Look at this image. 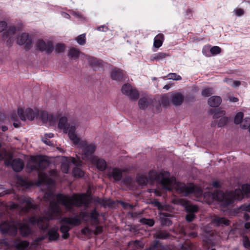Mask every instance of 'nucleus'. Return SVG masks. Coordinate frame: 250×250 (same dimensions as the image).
I'll use <instances>...</instances> for the list:
<instances>
[{"label":"nucleus","instance_id":"obj_1","mask_svg":"<svg viewBox=\"0 0 250 250\" xmlns=\"http://www.w3.org/2000/svg\"><path fill=\"white\" fill-rule=\"evenodd\" d=\"M57 201H51L49 203L48 210L45 216H32L29 218L30 222L37 225L41 229L45 230L49 226V220L56 219L61 216L62 210L59 203L64 207L68 211L72 212L73 207H80L88 204L85 196L83 194H74L72 196L59 193L56 195Z\"/></svg>","mask_w":250,"mask_h":250},{"label":"nucleus","instance_id":"obj_29","mask_svg":"<svg viewBox=\"0 0 250 250\" xmlns=\"http://www.w3.org/2000/svg\"><path fill=\"white\" fill-rule=\"evenodd\" d=\"M25 203L24 207L22 208V210L24 212H28L31 209H35L37 206L34 205L29 200H24Z\"/></svg>","mask_w":250,"mask_h":250},{"label":"nucleus","instance_id":"obj_22","mask_svg":"<svg viewBox=\"0 0 250 250\" xmlns=\"http://www.w3.org/2000/svg\"><path fill=\"white\" fill-rule=\"evenodd\" d=\"M222 102V99L220 96H213L210 97L208 101V105L211 107H218Z\"/></svg>","mask_w":250,"mask_h":250},{"label":"nucleus","instance_id":"obj_56","mask_svg":"<svg viewBox=\"0 0 250 250\" xmlns=\"http://www.w3.org/2000/svg\"><path fill=\"white\" fill-rule=\"evenodd\" d=\"M103 231V227L100 226H97L94 231V233L97 235L101 233Z\"/></svg>","mask_w":250,"mask_h":250},{"label":"nucleus","instance_id":"obj_6","mask_svg":"<svg viewBox=\"0 0 250 250\" xmlns=\"http://www.w3.org/2000/svg\"><path fill=\"white\" fill-rule=\"evenodd\" d=\"M82 148V159L84 160L91 162L95 156L94 153L95 151L96 146L94 144H88L86 141H82L77 144Z\"/></svg>","mask_w":250,"mask_h":250},{"label":"nucleus","instance_id":"obj_35","mask_svg":"<svg viewBox=\"0 0 250 250\" xmlns=\"http://www.w3.org/2000/svg\"><path fill=\"white\" fill-rule=\"evenodd\" d=\"M137 183L141 186H145L148 181V178L145 175L138 176L136 179Z\"/></svg>","mask_w":250,"mask_h":250},{"label":"nucleus","instance_id":"obj_63","mask_svg":"<svg viewBox=\"0 0 250 250\" xmlns=\"http://www.w3.org/2000/svg\"><path fill=\"white\" fill-rule=\"evenodd\" d=\"M123 204V206L124 208H126L127 207H129L130 208H133V205H131V204H128V203H124L123 202L122 203Z\"/></svg>","mask_w":250,"mask_h":250},{"label":"nucleus","instance_id":"obj_17","mask_svg":"<svg viewBox=\"0 0 250 250\" xmlns=\"http://www.w3.org/2000/svg\"><path fill=\"white\" fill-rule=\"evenodd\" d=\"M230 221L225 217L215 216L211 220V223L215 226H228L230 225Z\"/></svg>","mask_w":250,"mask_h":250},{"label":"nucleus","instance_id":"obj_9","mask_svg":"<svg viewBox=\"0 0 250 250\" xmlns=\"http://www.w3.org/2000/svg\"><path fill=\"white\" fill-rule=\"evenodd\" d=\"M0 230L2 234H8L9 235L14 236L18 232V228L13 223L3 222L0 225Z\"/></svg>","mask_w":250,"mask_h":250},{"label":"nucleus","instance_id":"obj_28","mask_svg":"<svg viewBox=\"0 0 250 250\" xmlns=\"http://www.w3.org/2000/svg\"><path fill=\"white\" fill-rule=\"evenodd\" d=\"M70 227L66 224H62L61 226L60 230L62 233V237L63 239H67L69 236V231L70 229Z\"/></svg>","mask_w":250,"mask_h":250},{"label":"nucleus","instance_id":"obj_33","mask_svg":"<svg viewBox=\"0 0 250 250\" xmlns=\"http://www.w3.org/2000/svg\"><path fill=\"white\" fill-rule=\"evenodd\" d=\"M16 32V28L14 26H9L7 30L3 34V38H8L10 36L14 35Z\"/></svg>","mask_w":250,"mask_h":250},{"label":"nucleus","instance_id":"obj_58","mask_svg":"<svg viewBox=\"0 0 250 250\" xmlns=\"http://www.w3.org/2000/svg\"><path fill=\"white\" fill-rule=\"evenodd\" d=\"M42 141L44 144H45L48 146L52 145V143H51V141L50 140H49L47 139V138L45 136L42 138Z\"/></svg>","mask_w":250,"mask_h":250},{"label":"nucleus","instance_id":"obj_38","mask_svg":"<svg viewBox=\"0 0 250 250\" xmlns=\"http://www.w3.org/2000/svg\"><path fill=\"white\" fill-rule=\"evenodd\" d=\"M213 93L212 88L208 87L204 88L202 91V95L204 97H208Z\"/></svg>","mask_w":250,"mask_h":250},{"label":"nucleus","instance_id":"obj_34","mask_svg":"<svg viewBox=\"0 0 250 250\" xmlns=\"http://www.w3.org/2000/svg\"><path fill=\"white\" fill-rule=\"evenodd\" d=\"M80 51L78 49L72 48L70 49L68 56L73 59H77L79 57Z\"/></svg>","mask_w":250,"mask_h":250},{"label":"nucleus","instance_id":"obj_55","mask_svg":"<svg viewBox=\"0 0 250 250\" xmlns=\"http://www.w3.org/2000/svg\"><path fill=\"white\" fill-rule=\"evenodd\" d=\"M234 12L236 16H241L244 13V11L243 9L241 8H237L234 10Z\"/></svg>","mask_w":250,"mask_h":250},{"label":"nucleus","instance_id":"obj_43","mask_svg":"<svg viewBox=\"0 0 250 250\" xmlns=\"http://www.w3.org/2000/svg\"><path fill=\"white\" fill-rule=\"evenodd\" d=\"M243 191L245 193L246 196H250V185L246 184H244L242 186Z\"/></svg>","mask_w":250,"mask_h":250},{"label":"nucleus","instance_id":"obj_20","mask_svg":"<svg viewBox=\"0 0 250 250\" xmlns=\"http://www.w3.org/2000/svg\"><path fill=\"white\" fill-rule=\"evenodd\" d=\"M184 99V97L181 93L175 92L171 94L170 101L173 104L177 106L183 103Z\"/></svg>","mask_w":250,"mask_h":250},{"label":"nucleus","instance_id":"obj_50","mask_svg":"<svg viewBox=\"0 0 250 250\" xmlns=\"http://www.w3.org/2000/svg\"><path fill=\"white\" fill-rule=\"evenodd\" d=\"M225 111L224 110H216V112L214 113L213 116V119H218L221 116L225 115Z\"/></svg>","mask_w":250,"mask_h":250},{"label":"nucleus","instance_id":"obj_18","mask_svg":"<svg viewBox=\"0 0 250 250\" xmlns=\"http://www.w3.org/2000/svg\"><path fill=\"white\" fill-rule=\"evenodd\" d=\"M110 76L113 80L120 82L123 80L124 74L122 70L115 68L111 70Z\"/></svg>","mask_w":250,"mask_h":250},{"label":"nucleus","instance_id":"obj_41","mask_svg":"<svg viewBox=\"0 0 250 250\" xmlns=\"http://www.w3.org/2000/svg\"><path fill=\"white\" fill-rule=\"evenodd\" d=\"M243 118V113L241 112H238L235 116L234 123L237 125L240 124L242 121Z\"/></svg>","mask_w":250,"mask_h":250},{"label":"nucleus","instance_id":"obj_7","mask_svg":"<svg viewBox=\"0 0 250 250\" xmlns=\"http://www.w3.org/2000/svg\"><path fill=\"white\" fill-rule=\"evenodd\" d=\"M74 217H64L61 219V222L67 225L71 226H78L81 223V219H85L89 217V213L86 211H81L79 215L77 213H73Z\"/></svg>","mask_w":250,"mask_h":250},{"label":"nucleus","instance_id":"obj_2","mask_svg":"<svg viewBox=\"0 0 250 250\" xmlns=\"http://www.w3.org/2000/svg\"><path fill=\"white\" fill-rule=\"evenodd\" d=\"M148 177L152 182H160L164 189L170 191L174 188L177 193L182 194L184 196H188L193 193L199 195L202 193L201 190L194 185L187 186L183 183L176 182L175 177H170V173L167 171L158 174L155 171L151 170L149 172Z\"/></svg>","mask_w":250,"mask_h":250},{"label":"nucleus","instance_id":"obj_54","mask_svg":"<svg viewBox=\"0 0 250 250\" xmlns=\"http://www.w3.org/2000/svg\"><path fill=\"white\" fill-rule=\"evenodd\" d=\"M7 26V24L5 21H0V33L3 31Z\"/></svg>","mask_w":250,"mask_h":250},{"label":"nucleus","instance_id":"obj_60","mask_svg":"<svg viewBox=\"0 0 250 250\" xmlns=\"http://www.w3.org/2000/svg\"><path fill=\"white\" fill-rule=\"evenodd\" d=\"M1 145L0 143V159H3L4 158V157L5 156V153L6 152L5 149L3 150L2 151V152H1Z\"/></svg>","mask_w":250,"mask_h":250},{"label":"nucleus","instance_id":"obj_8","mask_svg":"<svg viewBox=\"0 0 250 250\" xmlns=\"http://www.w3.org/2000/svg\"><path fill=\"white\" fill-rule=\"evenodd\" d=\"M18 114L22 121H25L26 118L29 120L32 121L35 117L39 115V111L36 109L33 110L32 109L28 108L24 112L22 108H19L18 109Z\"/></svg>","mask_w":250,"mask_h":250},{"label":"nucleus","instance_id":"obj_59","mask_svg":"<svg viewBox=\"0 0 250 250\" xmlns=\"http://www.w3.org/2000/svg\"><path fill=\"white\" fill-rule=\"evenodd\" d=\"M108 28L105 25H101L98 27L97 30L100 31H106Z\"/></svg>","mask_w":250,"mask_h":250},{"label":"nucleus","instance_id":"obj_40","mask_svg":"<svg viewBox=\"0 0 250 250\" xmlns=\"http://www.w3.org/2000/svg\"><path fill=\"white\" fill-rule=\"evenodd\" d=\"M229 121V119L226 117H223L220 118L219 122L217 123V126L218 127H222L226 125Z\"/></svg>","mask_w":250,"mask_h":250},{"label":"nucleus","instance_id":"obj_47","mask_svg":"<svg viewBox=\"0 0 250 250\" xmlns=\"http://www.w3.org/2000/svg\"><path fill=\"white\" fill-rule=\"evenodd\" d=\"M243 244L245 248L250 250V241L247 236L243 237Z\"/></svg>","mask_w":250,"mask_h":250},{"label":"nucleus","instance_id":"obj_62","mask_svg":"<svg viewBox=\"0 0 250 250\" xmlns=\"http://www.w3.org/2000/svg\"><path fill=\"white\" fill-rule=\"evenodd\" d=\"M212 186L216 188H219L220 187V183L217 181H213L212 183Z\"/></svg>","mask_w":250,"mask_h":250},{"label":"nucleus","instance_id":"obj_37","mask_svg":"<svg viewBox=\"0 0 250 250\" xmlns=\"http://www.w3.org/2000/svg\"><path fill=\"white\" fill-rule=\"evenodd\" d=\"M40 117L43 123H46L48 122L49 114L45 111H42L39 112Z\"/></svg>","mask_w":250,"mask_h":250},{"label":"nucleus","instance_id":"obj_52","mask_svg":"<svg viewBox=\"0 0 250 250\" xmlns=\"http://www.w3.org/2000/svg\"><path fill=\"white\" fill-rule=\"evenodd\" d=\"M195 218V215L193 213H188L186 216V219L188 222H191Z\"/></svg>","mask_w":250,"mask_h":250},{"label":"nucleus","instance_id":"obj_61","mask_svg":"<svg viewBox=\"0 0 250 250\" xmlns=\"http://www.w3.org/2000/svg\"><path fill=\"white\" fill-rule=\"evenodd\" d=\"M10 118L12 121H16L17 116L16 113H12L10 115Z\"/></svg>","mask_w":250,"mask_h":250},{"label":"nucleus","instance_id":"obj_23","mask_svg":"<svg viewBox=\"0 0 250 250\" xmlns=\"http://www.w3.org/2000/svg\"><path fill=\"white\" fill-rule=\"evenodd\" d=\"M19 231L22 236H26L32 233L29 225L25 223L20 224Z\"/></svg>","mask_w":250,"mask_h":250},{"label":"nucleus","instance_id":"obj_45","mask_svg":"<svg viewBox=\"0 0 250 250\" xmlns=\"http://www.w3.org/2000/svg\"><path fill=\"white\" fill-rule=\"evenodd\" d=\"M167 76L169 77L168 79L170 80L178 81L182 79V77L180 76L175 73H170L168 74Z\"/></svg>","mask_w":250,"mask_h":250},{"label":"nucleus","instance_id":"obj_19","mask_svg":"<svg viewBox=\"0 0 250 250\" xmlns=\"http://www.w3.org/2000/svg\"><path fill=\"white\" fill-rule=\"evenodd\" d=\"M153 104V100L149 97L141 98L138 102L139 108L145 110Z\"/></svg>","mask_w":250,"mask_h":250},{"label":"nucleus","instance_id":"obj_26","mask_svg":"<svg viewBox=\"0 0 250 250\" xmlns=\"http://www.w3.org/2000/svg\"><path fill=\"white\" fill-rule=\"evenodd\" d=\"M170 214L168 213H163L160 217L161 223L163 226H169L172 224V222L168 218Z\"/></svg>","mask_w":250,"mask_h":250},{"label":"nucleus","instance_id":"obj_16","mask_svg":"<svg viewBox=\"0 0 250 250\" xmlns=\"http://www.w3.org/2000/svg\"><path fill=\"white\" fill-rule=\"evenodd\" d=\"M107 175L109 178H113L114 181L117 182L122 179L123 171L119 168L114 167L108 171Z\"/></svg>","mask_w":250,"mask_h":250},{"label":"nucleus","instance_id":"obj_13","mask_svg":"<svg viewBox=\"0 0 250 250\" xmlns=\"http://www.w3.org/2000/svg\"><path fill=\"white\" fill-rule=\"evenodd\" d=\"M70 161L76 167L73 169V174L75 177H82L84 175L83 171L79 167L82 165V161L79 159H76L74 157H70Z\"/></svg>","mask_w":250,"mask_h":250},{"label":"nucleus","instance_id":"obj_24","mask_svg":"<svg viewBox=\"0 0 250 250\" xmlns=\"http://www.w3.org/2000/svg\"><path fill=\"white\" fill-rule=\"evenodd\" d=\"M47 235L49 241H52L57 240L59 237V234L58 232V229L52 228L49 229L47 232Z\"/></svg>","mask_w":250,"mask_h":250},{"label":"nucleus","instance_id":"obj_21","mask_svg":"<svg viewBox=\"0 0 250 250\" xmlns=\"http://www.w3.org/2000/svg\"><path fill=\"white\" fill-rule=\"evenodd\" d=\"M91 162L95 164L97 168L101 171L104 170L106 167V162L103 159L98 158L96 156Z\"/></svg>","mask_w":250,"mask_h":250},{"label":"nucleus","instance_id":"obj_31","mask_svg":"<svg viewBox=\"0 0 250 250\" xmlns=\"http://www.w3.org/2000/svg\"><path fill=\"white\" fill-rule=\"evenodd\" d=\"M198 207L196 205L187 204L185 206V210L187 213H193L198 211Z\"/></svg>","mask_w":250,"mask_h":250},{"label":"nucleus","instance_id":"obj_10","mask_svg":"<svg viewBox=\"0 0 250 250\" xmlns=\"http://www.w3.org/2000/svg\"><path fill=\"white\" fill-rule=\"evenodd\" d=\"M122 93L128 96L131 100H136L138 99L139 94L137 90L133 88L132 86L128 83L124 84L122 87Z\"/></svg>","mask_w":250,"mask_h":250},{"label":"nucleus","instance_id":"obj_5","mask_svg":"<svg viewBox=\"0 0 250 250\" xmlns=\"http://www.w3.org/2000/svg\"><path fill=\"white\" fill-rule=\"evenodd\" d=\"M218 194L221 195V197L218 198V199L223 202L225 206H229L234 200L242 199L244 195H245L242 188L241 189H236L234 191H230L226 194L223 192H220Z\"/></svg>","mask_w":250,"mask_h":250},{"label":"nucleus","instance_id":"obj_46","mask_svg":"<svg viewBox=\"0 0 250 250\" xmlns=\"http://www.w3.org/2000/svg\"><path fill=\"white\" fill-rule=\"evenodd\" d=\"M243 129H247L250 127V118H245L243 124L241 125Z\"/></svg>","mask_w":250,"mask_h":250},{"label":"nucleus","instance_id":"obj_48","mask_svg":"<svg viewBox=\"0 0 250 250\" xmlns=\"http://www.w3.org/2000/svg\"><path fill=\"white\" fill-rule=\"evenodd\" d=\"M65 49V45L63 44L58 43L56 45L55 51L57 53L62 52Z\"/></svg>","mask_w":250,"mask_h":250},{"label":"nucleus","instance_id":"obj_36","mask_svg":"<svg viewBox=\"0 0 250 250\" xmlns=\"http://www.w3.org/2000/svg\"><path fill=\"white\" fill-rule=\"evenodd\" d=\"M140 222L143 224L147 225L149 227H152L154 225L155 222L153 219H146L145 218H141Z\"/></svg>","mask_w":250,"mask_h":250},{"label":"nucleus","instance_id":"obj_53","mask_svg":"<svg viewBox=\"0 0 250 250\" xmlns=\"http://www.w3.org/2000/svg\"><path fill=\"white\" fill-rule=\"evenodd\" d=\"M48 121L50 125H54L56 123V118L51 114L49 115Z\"/></svg>","mask_w":250,"mask_h":250},{"label":"nucleus","instance_id":"obj_49","mask_svg":"<svg viewBox=\"0 0 250 250\" xmlns=\"http://www.w3.org/2000/svg\"><path fill=\"white\" fill-rule=\"evenodd\" d=\"M89 62L92 66H99L100 65V62L96 58H90L89 59Z\"/></svg>","mask_w":250,"mask_h":250},{"label":"nucleus","instance_id":"obj_25","mask_svg":"<svg viewBox=\"0 0 250 250\" xmlns=\"http://www.w3.org/2000/svg\"><path fill=\"white\" fill-rule=\"evenodd\" d=\"M164 39V35L163 34H158L154 39L153 46L156 48L160 47L163 44Z\"/></svg>","mask_w":250,"mask_h":250},{"label":"nucleus","instance_id":"obj_12","mask_svg":"<svg viewBox=\"0 0 250 250\" xmlns=\"http://www.w3.org/2000/svg\"><path fill=\"white\" fill-rule=\"evenodd\" d=\"M17 42L20 45L25 44L24 47L26 50H29L32 47V39L29 38L28 33H23L19 35Z\"/></svg>","mask_w":250,"mask_h":250},{"label":"nucleus","instance_id":"obj_14","mask_svg":"<svg viewBox=\"0 0 250 250\" xmlns=\"http://www.w3.org/2000/svg\"><path fill=\"white\" fill-rule=\"evenodd\" d=\"M5 164L7 166H11L13 169L16 172L21 171L24 167L23 161L19 158L14 159L12 162L10 161H6Z\"/></svg>","mask_w":250,"mask_h":250},{"label":"nucleus","instance_id":"obj_57","mask_svg":"<svg viewBox=\"0 0 250 250\" xmlns=\"http://www.w3.org/2000/svg\"><path fill=\"white\" fill-rule=\"evenodd\" d=\"M62 171L64 173H67L69 167L68 166L67 164L63 163L62 165Z\"/></svg>","mask_w":250,"mask_h":250},{"label":"nucleus","instance_id":"obj_15","mask_svg":"<svg viewBox=\"0 0 250 250\" xmlns=\"http://www.w3.org/2000/svg\"><path fill=\"white\" fill-rule=\"evenodd\" d=\"M29 243L27 241H22L19 239H14L11 242V247L16 250H27Z\"/></svg>","mask_w":250,"mask_h":250},{"label":"nucleus","instance_id":"obj_51","mask_svg":"<svg viewBox=\"0 0 250 250\" xmlns=\"http://www.w3.org/2000/svg\"><path fill=\"white\" fill-rule=\"evenodd\" d=\"M132 181V179L129 176H127L125 177L123 180L122 183L125 186H129L131 184Z\"/></svg>","mask_w":250,"mask_h":250},{"label":"nucleus","instance_id":"obj_64","mask_svg":"<svg viewBox=\"0 0 250 250\" xmlns=\"http://www.w3.org/2000/svg\"><path fill=\"white\" fill-rule=\"evenodd\" d=\"M162 104L166 106L168 104V100L167 99H163L162 100Z\"/></svg>","mask_w":250,"mask_h":250},{"label":"nucleus","instance_id":"obj_44","mask_svg":"<svg viewBox=\"0 0 250 250\" xmlns=\"http://www.w3.org/2000/svg\"><path fill=\"white\" fill-rule=\"evenodd\" d=\"M210 52L212 55H215L219 54L221 52V49L217 46H214L210 48Z\"/></svg>","mask_w":250,"mask_h":250},{"label":"nucleus","instance_id":"obj_11","mask_svg":"<svg viewBox=\"0 0 250 250\" xmlns=\"http://www.w3.org/2000/svg\"><path fill=\"white\" fill-rule=\"evenodd\" d=\"M36 49L43 52L45 51L48 54L51 53L53 50V44L51 42H45L42 40H40L36 45Z\"/></svg>","mask_w":250,"mask_h":250},{"label":"nucleus","instance_id":"obj_27","mask_svg":"<svg viewBox=\"0 0 250 250\" xmlns=\"http://www.w3.org/2000/svg\"><path fill=\"white\" fill-rule=\"evenodd\" d=\"M170 236V233L166 230L158 231L154 234V237L159 239H166L168 238Z\"/></svg>","mask_w":250,"mask_h":250},{"label":"nucleus","instance_id":"obj_42","mask_svg":"<svg viewBox=\"0 0 250 250\" xmlns=\"http://www.w3.org/2000/svg\"><path fill=\"white\" fill-rule=\"evenodd\" d=\"M76 40L80 45H84L85 43V34H83L79 35L76 38Z\"/></svg>","mask_w":250,"mask_h":250},{"label":"nucleus","instance_id":"obj_4","mask_svg":"<svg viewBox=\"0 0 250 250\" xmlns=\"http://www.w3.org/2000/svg\"><path fill=\"white\" fill-rule=\"evenodd\" d=\"M67 118L66 117H62L60 118L58 123V128L62 129L64 133L68 132L70 139L75 145L80 142V138L75 134L76 127L74 125H70L67 122Z\"/></svg>","mask_w":250,"mask_h":250},{"label":"nucleus","instance_id":"obj_39","mask_svg":"<svg viewBox=\"0 0 250 250\" xmlns=\"http://www.w3.org/2000/svg\"><path fill=\"white\" fill-rule=\"evenodd\" d=\"M149 249L150 250H164V249L159 246V242L158 240L153 242L150 245Z\"/></svg>","mask_w":250,"mask_h":250},{"label":"nucleus","instance_id":"obj_3","mask_svg":"<svg viewBox=\"0 0 250 250\" xmlns=\"http://www.w3.org/2000/svg\"><path fill=\"white\" fill-rule=\"evenodd\" d=\"M47 166V161L43 159L39 155L31 156L30 160L27 163L26 168L28 172H30L33 170L37 171L38 176L37 185L39 186L47 183L48 180H50L45 172L41 171Z\"/></svg>","mask_w":250,"mask_h":250},{"label":"nucleus","instance_id":"obj_32","mask_svg":"<svg viewBox=\"0 0 250 250\" xmlns=\"http://www.w3.org/2000/svg\"><path fill=\"white\" fill-rule=\"evenodd\" d=\"M99 216V213L95 208L92 210L89 213V217L93 223L97 224L99 223L98 217Z\"/></svg>","mask_w":250,"mask_h":250},{"label":"nucleus","instance_id":"obj_30","mask_svg":"<svg viewBox=\"0 0 250 250\" xmlns=\"http://www.w3.org/2000/svg\"><path fill=\"white\" fill-rule=\"evenodd\" d=\"M169 55L164 52H159L154 55L153 56L151 57V60L153 61L154 60L156 61H159L160 60H163L169 56Z\"/></svg>","mask_w":250,"mask_h":250}]
</instances>
